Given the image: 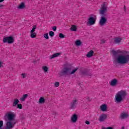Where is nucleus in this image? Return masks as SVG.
<instances>
[{
	"mask_svg": "<svg viewBox=\"0 0 129 129\" xmlns=\"http://www.w3.org/2000/svg\"><path fill=\"white\" fill-rule=\"evenodd\" d=\"M126 96V91L124 90H121L115 95L114 101L116 103H120Z\"/></svg>",
	"mask_w": 129,
	"mask_h": 129,
	"instance_id": "f257e3e1",
	"label": "nucleus"
},
{
	"mask_svg": "<svg viewBox=\"0 0 129 129\" xmlns=\"http://www.w3.org/2000/svg\"><path fill=\"white\" fill-rule=\"evenodd\" d=\"M116 61L119 64H126L129 62V54L127 52L121 54L117 57Z\"/></svg>",
	"mask_w": 129,
	"mask_h": 129,
	"instance_id": "f03ea898",
	"label": "nucleus"
},
{
	"mask_svg": "<svg viewBox=\"0 0 129 129\" xmlns=\"http://www.w3.org/2000/svg\"><path fill=\"white\" fill-rule=\"evenodd\" d=\"M16 117V114L14 112H8L5 115L4 118L5 121H17L15 120Z\"/></svg>",
	"mask_w": 129,
	"mask_h": 129,
	"instance_id": "7ed1b4c3",
	"label": "nucleus"
},
{
	"mask_svg": "<svg viewBox=\"0 0 129 129\" xmlns=\"http://www.w3.org/2000/svg\"><path fill=\"white\" fill-rule=\"evenodd\" d=\"M96 15L94 14L90 15V17L88 19V26H93V25H95V22H96Z\"/></svg>",
	"mask_w": 129,
	"mask_h": 129,
	"instance_id": "20e7f679",
	"label": "nucleus"
},
{
	"mask_svg": "<svg viewBox=\"0 0 129 129\" xmlns=\"http://www.w3.org/2000/svg\"><path fill=\"white\" fill-rule=\"evenodd\" d=\"M107 5L106 3L103 4L101 6V9L99 10L100 15H104L107 12Z\"/></svg>",
	"mask_w": 129,
	"mask_h": 129,
	"instance_id": "39448f33",
	"label": "nucleus"
},
{
	"mask_svg": "<svg viewBox=\"0 0 129 129\" xmlns=\"http://www.w3.org/2000/svg\"><path fill=\"white\" fill-rule=\"evenodd\" d=\"M36 29H37V26L34 25L32 26V29L30 31V37L32 39H34L37 37V34L35 32Z\"/></svg>",
	"mask_w": 129,
	"mask_h": 129,
	"instance_id": "423d86ee",
	"label": "nucleus"
},
{
	"mask_svg": "<svg viewBox=\"0 0 129 129\" xmlns=\"http://www.w3.org/2000/svg\"><path fill=\"white\" fill-rule=\"evenodd\" d=\"M14 37L12 36L5 37L3 39V43H8V44L14 43Z\"/></svg>",
	"mask_w": 129,
	"mask_h": 129,
	"instance_id": "0eeeda50",
	"label": "nucleus"
},
{
	"mask_svg": "<svg viewBox=\"0 0 129 129\" xmlns=\"http://www.w3.org/2000/svg\"><path fill=\"white\" fill-rule=\"evenodd\" d=\"M71 120L72 123H76L78 120V115L76 114H73L71 117Z\"/></svg>",
	"mask_w": 129,
	"mask_h": 129,
	"instance_id": "6e6552de",
	"label": "nucleus"
},
{
	"mask_svg": "<svg viewBox=\"0 0 129 129\" xmlns=\"http://www.w3.org/2000/svg\"><path fill=\"white\" fill-rule=\"evenodd\" d=\"M77 104H78V102L77 101V100L74 99L71 103L70 108H72V109H74V108H76Z\"/></svg>",
	"mask_w": 129,
	"mask_h": 129,
	"instance_id": "1a4fd4ad",
	"label": "nucleus"
},
{
	"mask_svg": "<svg viewBox=\"0 0 129 129\" xmlns=\"http://www.w3.org/2000/svg\"><path fill=\"white\" fill-rule=\"evenodd\" d=\"M107 118V115L106 114H101L99 117V121H104Z\"/></svg>",
	"mask_w": 129,
	"mask_h": 129,
	"instance_id": "9d476101",
	"label": "nucleus"
},
{
	"mask_svg": "<svg viewBox=\"0 0 129 129\" xmlns=\"http://www.w3.org/2000/svg\"><path fill=\"white\" fill-rule=\"evenodd\" d=\"M128 117V112H123L120 114V118L122 119H125V118H127Z\"/></svg>",
	"mask_w": 129,
	"mask_h": 129,
	"instance_id": "9b49d317",
	"label": "nucleus"
},
{
	"mask_svg": "<svg viewBox=\"0 0 129 129\" xmlns=\"http://www.w3.org/2000/svg\"><path fill=\"white\" fill-rule=\"evenodd\" d=\"M87 58H91L94 56V51L93 50H90L86 55Z\"/></svg>",
	"mask_w": 129,
	"mask_h": 129,
	"instance_id": "f8f14e48",
	"label": "nucleus"
},
{
	"mask_svg": "<svg viewBox=\"0 0 129 129\" xmlns=\"http://www.w3.org/2000/svg\"><path fill=\"white\" fill-rule=\"evenodd\" d=\"M106 23V18L104 17H102L99 21V25L103 26Z\"/></svg>",
	"mask_w": 129,
	"mask_h": 129,
	"instance_id": "ddd939ff",
	"label": "nucleus"
},
{
	"mask_svg": "<svg viewBox=\"0 0 129 129\" xmlns=\"http://www.w3.org/2000/svg\"><path fill=\"white\" fill-rule=\"evenodd\" d=\"M100 108L102 111L105 112L107 110V105L105 104H102Z\"/></svg>",
	"mask_w": 129,
	"mask_h": 129,
	"instance_id": "4468645a",
	"label": "nucleus"
},
{
	"mask_svg": "<svg viewBox=\"0 0 129 129\" xmlns=\"http://www.w3.org/2000/svg\"><path fill=\"white\" fill-rule=\"evenodd\" d=\"M117 84V80L114 79L112 80L110 82L111 86H115Z\"/></svg>",
	"mask_w": 129,
	"mask_h": 129,
	"instance_id": "2eb2a0df",
	"label": "nucleus"
},
{
	"mask_svg": "<svg viewBox=\"0 0 129 129\" xmlns=\"http://www.w3.org/2000/svg\"><path fill=\"white\" fill-rule=\"evenodd\" d=\"M122 40V38L120 37H116L114 39V42L115 44H119V43L121 42Z\"/></svg>",
	"mask_w": 129,
	"mask_h": 129,
	"instance_id": "dca6fc26",
	"label": "nucleus"
},
{
	"mask_svg": "<svg viewBox=\"0 0 129 129\" xmlns=\"http://www.w3.org/2000/svg\"><path fill=\"white\" fill-rule=\"evenodd\" d=\"M25 3H22L18 5L17 8L19 9V10H23V9H25Z\"/></svg>",
	"mask_w": 129,
	"mask_h": 129,
	"instance_id": "f3484780",
	"label": "nucleus"
},
{
	"mask_svg": "<svg viewBox=\"0 0 129 129\" xmlns=\"http://www.w3.org/2000/svg\"><path fill=\"white\" fill-rule=\"evenodd\" d=\"M75 44L76 46L79 47V46H81L82 45V41L80 40H77L75 41Z\"/></svg>",
	"mask_w": 129,
	"mask_h": 129,
	"instance_id": "a211bd4d",
	"label": "nucleus"
},
{
	"mask_svg": "<svg viewBox=\"0 0 129 129\" xmlns=\"http://www.w3.org/2000/svg\"><path fill=\"white\" fill-rule=\"evenodd\" d=\"M61 55V53H56L53 54L51 56H50V59H53L54 58H56V57H59Z\"/></svg>",
	"mask_w": 129,
	"mask_h": 129,
	"instance_id": "6ab92c4d",
	"label": "nucleus"
},
{
	"mask_svg": "<svg viewBox=\"0 0 129 129\" xmlns=\"http://www.w3.org/2000/svg\"><path fill=\"white\" fill-rule=\"evenodd\" d=\"M71 31L72 32H76V31H77V26H76V25H72Z\"/></svg>",
	"mask_w": 129,
	"mask_h": 129,
	"instance_id": "aec40b11",
	"label": "nucleus"
},
{
	"mask_svg": "<svg viewBox=\"0 0 129 129\" xmlns=\"http://www.w3.org/2000/svg\"><path fill=\"white\" fill-rule=\"evenodd\" d=\"M28 97V94H24L22 96L21 98H20V101H25L26 100V99Z\"/></svg>",
	"mask_w": 129,
	"mask_h": 129,
	"instance_id": "412c9836",
	"label": "nucleus"
},
{
	"mask_svg": "<svg viewBox=\"0 0 129 129\" xmlns=\"http://www.w3.org/2000/svg\"><path fill=\"white\" fill-rule=\"evenodd\" d=\"M38 102L40 104H43V103H45V99L44 98V97H40V99H39Z\"/></svg>",
	"mask_w": 129,
	"mask_h": 129,
	"instance_id": "4be33fe9",
	"label": "nucleus"
},
{
	"mask_svg": "<svg viewBox=\"0 0 129 129\" xmlns=\"http://www.w3.org/2000/svg\"><path fill=\"white\" fill-rule=\"evenodd\" d=\"M20 102V101L18 99H15L14 101L13 102V106H16L18 105V103Z\"/></svg>",
	"mask_w": 129,
	"mask_h": 129,
	"instance_id": "5701e85b",
	"label": "nucleus"
},
{
	"mask_svg": "<svg viewBox=\"0 0 129 129\" xmlns=\"http://www.w3.org/2000/svg\"><path fill=\"white\" fill-rule=\"evenodd\" d=\"M42 69L43 70V71L44 72V73H47V72H48V67H47V66H43L42 68Z\"/></svg>",
	"mask_w": 129,
	"mask_h": 129,
	"instance_id": "b1692460",
	"label": "nucleus"
},
{
	"mask_svg": "<svg viewBox=\"0 0 129 129\" xmlns=\"http://www.w3.org/2000/svg\"><path fill=\"white\" fill-rule=\"evenodd\" d=\"M43 37L44 39H45L46 40H49V39H50V38L49 37V34H48V33H44L43 34Z\"/></svg>",
	"mask_w": 129,
	"mask_h": 129,
	"instance_id": "393cba45",
	"label": "nucleus"
},
{
	"mask_svg": "<svg viewBox=\"0 0 129 129\" xmlns=\"http://www.w3.org/2000/svg\"><path fill=\"white\" fill-rule=\"evenodd\" d=\"M78 70V68H76L75 69L73 70V71L70 73V74H74L76 71Z\"/></svg>",
	"mask_w": 129,
	"mask_h": 129,
	"instance_id": "a878e982",
	"label": "nucleus"
},
{
	"mask_svg": "<svg viewBox=\"0 0 129 129\" xmlns=\"http://www.w3.org/2000/svg\"><path fill=\"white\" fill-rule=\"evenodd\" d=\"M49 37H51V38H52L53 36H54V32H53L52 31H49Z\"/></svg>",
	"mask_w": 129,
	"mask_h": 129,
	"instance_id": "bb28decb",
	"label": "nucleus"
},
{
	"mask_svg": "<svg viewBox=\"0 0 129 129\" xmlns=\"http://www.w3.org/2000/svg\"><path fill=\"white\" fill-rule=\"evenodd\" d=\"M59 85H60V83H59L58 82H55L54 83V87H59Z\"/></svg>",
	"mask_w": 129,
	"mask_h": 129,
	"instance_id": "cd10ccee",
	"label": "nucleus"
},
{
	"mask_svg": "<svg viewBox=\"0 0 129 129\" xmlns=\"http://www.w3.org/2000/svg\"><path fill=\"white\" fill-rule=\"evenodd\" d=\"M3 125H4V121L0 120V129H2V127H3Z\"/></svg>",
	"mask_w": 129,
	"mask_h": 129,
	"instance_id": "c85d7f7f",
	"label": "nucleus"
},
{
	"mask_svg": "<svg viewBox=\"0 0 129 129\" xmlns=\"http://www.w3.org/2000/svg\"><path fill=\"white\" fill-rule=\"evenodd\" d=\"M59 38H60V39H63V38H65V36H64L63 34L60 33L59 34Z\"/></svg>",
	"mask_w": 129,
	"mask_h": 129,
	"instance_id": "c756f323",
	"label": "nucleus"
},
{
	"mask_svg": "<svg viewBox=\"0 0 129 129\" xmlns=\"http://www.w3.org/2000/svg\"><path fill=\"white\" fill-rule=\"evenodd\" d=\"M17 107L18 108H19V109H22V108H23V106L21 104H19L17 105Z\"/></svg>",
	"mask_w": 129,
	"mask_h": 129,
	"instance_id": "7c9ffc66",
	"label": "nucleus"
},
{
	"mask_svg": "<svg viewBox=\"0 0 129 129\" xmlns=\"http://www.w3.org/2000/svg\"><path fill=\"white\" fill-rule=\"evenodd\" d=\"M21 76L22 78H26V76H27V75H26V74H21Z\"/></svg>",
	"mask_w": 129,
	"mask_h": 129,
	"instance_id": "2f4dec72",
	"label": "nucleus"
},
{
	"mask_svg": "<svg viewBox=\"0 0 129 129\" xmlns=\"http://www.w3.org/2000/svg\"><path fill=\"white\" fill-rule=\"evenodd\" d=\"M63 71H64V73H66L68 72V71H69V69H64Z\"/></svg>",
	"mask_w": 129,
	"mask_h": 129,
	"instance_id": "473e14b6",
	"label": "nucleus"
},
{
	"mask_svg": "<svg viewBox=\"0 0 129 129\" xmlns=\"http://www.w3.org/2000/svg\"><path fill=\"white\" fill-rule=\"evenodd\" d=\"M102 129H113L112 127H103Z\"/></svg>",
	"mask_w": 129,
	"mask_h": 129,
	"instance_id": "72a5a7b5",
	"label": "nucleus"
},
{
	"mask_svg": "<svg viewBox=\"0 0 129 129\" xmlns=\"http://www.w3.org/2000/svg\"><path fill=\"white\" fill-rule=\"evenodd\" d=\"M52 30H53V31H54L55 32L56 31V30H57V27L56 26H53L52 27Z\"/></svg>",
	"mask_w": 129,
	"mask_h": 129,
	"instance_id": "f704fd0d",
	"label": "nucleus"
},
{
	"mask_svg": "<svg viewBox=\"0 0 129 129\" xmlns=\"http://www.w3.org/2000/svg\"><path fill=\"white\" fill-rule=\"evenodd\" d=\"M106 42V40H105V39H102L101 40V43H102V44L105 43Z\"/></svg>",
	"mask_w": 129,
	"mask_h": 129,
	"instance_id": "c9c22d12",
	"label": "nucleus"
},
{
	"mask_svg": "<svg viewBox=\"0 0 129 129\" xmlns=\"http://www.w3.org/2000/svg\"><path fill=\"white\" fill-rule=\"evenodd\" d=\"M111 53H112V54H114V55H115V54H116V51H115V50H112Z\"/></svg>",
	"mask_w": 129,
	"mask_h": 129,
	"instance_id": "e433bc0d",
	"label": "nucleus"
},
{
	"mask_svg": "<svg viewBox=\"0 0 129 129\" xmlns=\"http://www.w3.org/2000/svg\"><path fill=\"white\" fill-rule=\"evenodd\" d=\"M85 123H86V124H90V122H89V121H88V120H86V121H85Z\"/></svg>",
	"mask_w": 129,
	"mask_h": 129,
	"instance_id": "4c0bfd02",
	"label": "nucleus"
},
{
	"mask_svg": "<svg viewBox=\"0 0 129 129\" xmlns=\"http://www.w3.org/2000/svg\"><path fill=\"white\" fill-rule=\"evenodd\" d=\"M1 67H3V62L0 61V68H1Z\"/></svg>",
	"mask_w": 129,
	"mask_h": 129,
	"instance_id": "58836bf2",
	"label": "nucleus"
},
{
	"mask_svg": "<svg viewBox=\"0 0 129 129\" xmlns=\"http://www.w3.org/2000/svg\"><path fill=\"white\" fill-rule=\"evenodd\" d=\"M121 129H124V126L121 127Z\"/></svg>",
	"mask_w": 129,
	"mask_h": 129,
	"instance_id": "ea45409f",
	"label": "nucleus"
},
{
	"mask_svg": "<svg viewBox=\"0 0 129 129\" xmlns=\"http://www.w3.org/2000/svg\"><path fill=\"white\" fill-rule=\"evenodd\" d=\"M4 2V0H0V3H3Z\"/></svg>",
	"mask_w": 129,
	"mask_h": 129,
	"instance_id": "a19ab883",
	"label": "nucleus"
}]
</instances>
